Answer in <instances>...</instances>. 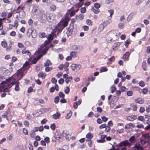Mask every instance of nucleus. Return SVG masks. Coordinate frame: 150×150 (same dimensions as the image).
Here are the masks:
<instances>
[{
    "label": "nucleus",
    "instance_id": "bb28decb",
    "mask_svg": "<svg viewBox=\"0 0 150 150\" xmlns=\"http://www.w3.org/2000/svg\"><path fill=\"white\" fill-rule=\"evenodd\" d=\"M146 63L145 61H143L142 63V67L144 70L146 71L147 70L146 66Z\"/></svg>",
    "mask_w": 150,
    "mask_h": 150
},
{
    "label": "nucleus",
    "instance_id": "5fc2aeb1",
    "mask_svg": "<svg viewBox=\"0 0 150 150\" xmlns=\"http://www.w3.org/2000/svg\"><path fill=\"white\" fill-rule=\"evenodd\" d=\"M127 95L129 96H131L133 95V92L131 91H128L127 93Z\"/></svg>",
    "mask_w": 150,
    "mask_h": 150
},
{
    "label": "nucleus",
    "instance_id": "3c124183",
    "mask_svg": "<svg viewBox=\"0 0 150 150\" xmlns=\"http://www.w3.org/2000/svg\"><path fill=\"white\" fill-rule=\"evenodd\" d=\"M82 29L85 31H87L88 30L89 27L88 26L84 25L82 27Z\"/></svg>",
    "mask_w": 150,
    "mask_h": 150
},
{
    "label": "nucleus",
    "instance_id": "603ef678",
    "mask_svg": "<svg viewBox=\"0 0 150 150\" xmlns=\"http://www.w3.org/2000/svg\"><path fill=\"white\" fill-rule=\"evenodd\" d=\"M46 68L45 69V71L46 72H48L52 69V68L51 67H45Z\"/></svg>",
    "mask_w": 150,
    "mask_h": 150
},
{
    "label": "nucleus",
    "instance_id": "2f4dec72",
    "mask_svg": "<svg viewBox=\"0 0 150 150\" xmlns=\"http://www.w3.org/2000/svg\"><path fill=\"white\" fill-rule=\"evenodd\" d=\"M30 135L32 138H33L35 135V132L33 130L31 131L30 132Z\"/></svg>",
    "mask_w": 150,
    "mask_h": 150
},
{
    "label": "nucleus",
    "instance_id": "13d9d810",
    "mask_svg": "<svg viewBox=\"0 0 150 150\" xmlns=\"http://www.w3.org/2000/svg\"><path fill=\"white\" fill-rule=\"evenodd\" d=\"M16 32L14 31H12L10 33V36L14 37L16 36Z\"/></svg>",
    "mask_w": 150,
    "mask_h": 150
},
{
    "label": "nucleus",
    "instance_id": "a878e982",
    "mask_svg": "<svg viewBox=\"0 0 150 150\" xmlns=\"http://www.w3.org/2000/svg\"><path fill=\"white\" fill-rule=\"evenodd\" d=\"M39 37L41 38H47V36L46 35L45 33L44 32L40 33L39 34Z\"/></svg>",
    "mask_w": 150,
    "mask_h": 150
},
{
    "label": "nucleus",
    "instance_id": "5701e85b",
    "mask_svg": "<svg viewBox=\"0 0 150 150\" xmlns=\"http://www.w3.org/2000/svg\"><path fill=\"white\" fill-rule=\"evenodd\" d=\"M22 53L23 54H27L29 56H30L31 55V53L29 50H22Z\"/></svg>",
    "mask_w": 150,
    "mask_h": 150
},
{
    "label": "nucleus",
    "instance_id": "f3484780",
    "mask_svg": "<svg viewBox=\"0 0 150 150\" xmlns=\"http://www.w3.org/2000/svg\"><path fill=\"white\" fill-rule=\"evenodd\" d=\"M20 10H21V11H22L24 13V14L23 16V17H24L25 16V13L24 11V10L21 8V5L19 6L17 8L16 10V13H19L21 11Z\"/></svg>",
    "mask_w": 150,
    "mask_h": 150
},
{
    "label": "nucleus",
    "instance_id": "c03bdc74",
    "mask_svg": "<svg viewBox=\"0 0 150 150\" xmlns=\"http://www.w3.org/2000/svg\"><path fill=\"white\" fill-rule=\"evenodd\" d=\"M76 52L74 51L71 52L70 54V55L72 58L76 57Z\"/></svg>",
    "mask_w": 150,
    "mask_h": 150
},
{
    "label": "nucleus",
    "instance_id": "bf43d9fd",
    "mask_svg": "<svg viewBox=\"0 0 150 150\" xmlns=\"http://www.w3.org/2000/svg\"><path fill=\"white\" fill-rule=\"evenodd\" d=\"M86 10L85 7H82L81 8V12L82 13H84L86 11Z\"/></svg>",
    "mask_w": 150,
    "mask_h": 150
},
{
    "label": "nucleus",
    "instance_id": "7c9ffc66",
    "mask_svg": "<svg viewBox=\"0 0 150 150\" xmlns=\"http://www.w3.org/2000/svg\"><path fill=\"white\" fill-rule=\"evenodd\" d=\"M1 33L0 34V35H6L7 33V30L6 29H2L1 30Z\"/></svg>",
    "mask_w": 150,
    "mask_h": 150
},
{
    "label": "nucleus",
    "instance_id": "c756f323",
    "mask_svg": "<svg viewBox=\"0 0 150 150\" xmlns=\"http://www.w3.org/2000/svg\"><path fill=\"white\" fill-rule=\"evenodd\" d=\"M86 23L89 26H91L93 24V22L91 20L87 19L86 21Z\"/></svg>",
    "mask_w": 150,
    "mask_h": 150
},
{
    "label": "nucleus",
    "instance_id": "9d476101",
    "mask_svg": "<svg viewBox=\"0 0 150 150\" xmlns=\"http://www.w3.org/2000/svg\"><path fill=\"white\" fill-rule=\"evenodd\" d=\"M74 28V27L71 26H69V27L67 28V30L66 33L68 37L70 36L72 34Z\"/></svg>",
    "mask_w": 150,
    "mask_h": 150
},
{
    "label": "nucleus",
    "instance_id": "7ed1b4c3",
    "mask_svg": "<svg viewBox=\"0 0 150 150\" xmlns=\"http://www.w3.org/2000/svg\"><path fill=\"white\" fill-rule=\"evenodd\" d=\"M120 35V33L116 30H112L109 32L107 34V36L110 37V40L115 37H118Z\"/></svg>",
    "mask_w": 150,
    "mask_h": 150
},
{
    "label": "nucleus",
    "instance_id": "6ab92c4d",
    "mask_svg": "<svg viewBox=\"0 0 150 150\" xmlns=\"http://www.w3.org/2000/svg\"><path fill=\"white\" fill-rule=\"evenodd\" d=\"M3 18H0V30L3 29V25L2 21L5 20L6 17H3Z\"/></svg>",
    "mask_w": 150,
    "mask_h": 150
},
{
    "label": "nucleus",
    "instance_id": "9b49d317",
    "mask_svg": "<svg viewBox=\"0 0 150 150\" xmlns=\"http://www.w3.org/2000/svg\"><path fill=\"white\" fill-rule=\"evenodd\" d=\"M133 148L134 149H137V150H144L143 147L139 143H136L135 144L133 147Z\"/></svg>",
    "mask_w": 150,
    "mask_h": 150
},
{
    "label": "nucleus",
    "instance_id": "39448f33",
    "mask_svg": "<svg viewBox=\"0 0 150 150\" xmlns=\"http://www.w3.org/2000/svg\"><path fill=\"white\" fill-rule=\"evenodd\" d=\"M30 35L33 38H35L37 35V33L35 30H33V28H30L28 29V31L27 32V35H29V37Z\"/></svg>",
    "mask_w": 150,
    "mask_h": 150
},
{
    "label": "nucleus",
    "instance_id": "052dcab7",
    "mask_svg": "<svg viewBox=\"0 0 150 150\" xmlns=\"http://www.w3.org/2000/svg\"><path fill=\"white\" fill-rule=\"evenodd\" d=\"M23 123L25 127H29V122L28 121L25 120L24 121Z\"/></svg>",
    "mask_w": 150,
    "mask_h": 150
},
{
    "label": "nucleus",
    "instance_id": "e2e57ef3",
    "mask_svg": "<svg viewBox=\"0 0 150 150\" xmlns=\"http://www.w3.org/2000/svg\"><path fill=\"white\" fill-rule=\"evenodd\" d=\"M105 131L107 132H109L110 130V127L108 126H106V127H105Z\"/></svg>",
    "mask_w": 150,
    "mask_h": 150
},
{
    "label": "nucleus",
    "instance_id": "2eb2a0df",
    "mask_svg": "<svg viewBox=\"0 0 150 150\" xmlns=\"http://www.w3.org/2000/svg\"><path fill=\"white\" fill-rule=\"evenodd\" d=\"M135 102L137 103H139L140 104H143L144 103V100L141 98H137L135 100Z\"/></svg>",
    "mask_w": 150,
    "mask_h": 150
},
{
    "label": "nucleus",
    "instance_id": "b1692460",
    "mask_svg": "<svg viewBox=\"0 0 150 150\" xmlns=\"http://www.w3.org/2000/svg\"><path fill=\"white\" fill-rule=\"evenodd\" d=\"M120 43L119 42H115L114 44L112 47L113 49H115L118 48L120 46Z\"/></svg>",
    "mask_w": 150,
    "mask_h": 150
},
{
    "label": "nucleus",
    "instance_id": "cd10ccee",
    "mask_svg": "<svg viewBox=\"0 0 150 150\" xmlns=\"http://www.w3.org/2000/svg\"><path fill=\"white\" fill-rule=\"evenodd\" d=\"M57 31V35H58L59 33H60L62 30L63 29L60 27H58V26L56 27Z\"/></svg>",
    "mask_w": 150,
    "mask_h": 150
},
{
    "label": "nucleus",
    "instance_id": "49530a36",
    "mask_svg": "<svg viewBox=\"0 0 150 150\" xmlns=\"http://www.w3.org/2000/svg\"><path fill=\"white\" fill-rule=\"evenodd\" d=\"M137 107L136 105H132V110L134 111H136L137 110Z\"/></svg>",
    "mask_w": 150,
    "mask_h": 150
},
{
    "label": "nucleus",
    "instance_id": "e433bc0d",
    "mask_svg": "<svg viewBox=\"0 0 150 150\" xmlns=\"http://www.w3.org/2000/svg\"><path fill=\"white\" fill-rule=\"evenodd\" d=\"M108 69L105 67H101L100 69V72H101L106 71H108Z\"/></svg>",
    "mask_w": 150,
    "mask_h": 150
},
{
    "label": "nucleus",
    "instance_id": "864d4df0",
    "mask_svg": "<svg viewBox=\"0 0 150 150\" xmlns=\"http://www.w3.org/2000/svg\"><path fill=\"white\" fill-rule=\"evenodd\" d=\"M100 6V4L98 3H96L94 4V7L95 8H99Z\"/></svg>",
    "mask_w": 150,
    "mask_h": 150
},
{
    "label": "nucleus",
    "instance_id": "4d7b16f0",
    "mask_svg": "<svg viewBox=\"0 0 150 150\" xmlns=\"http://www.w3.org/2000/svg\"><path fill=\"white\" fill-rule=\"evenodd\" d=\"M139 85L142 87H144L145 86V83L143 81H141L139 82Z\"/></svg>",
    "mask_w": 150,
    "mask_h": 150
},
{
    "label": "nucleus",
    "instance_id": "58836bf2",
    "mask_svg": "<svg viewBox=\"0 0 150 150\" xmlns=\"http://www.w3.org/2000/svg\"><path fill=\"white\" fill-rule=\"evenodd\" d=\"M134 119V117L132 116H129L127 117V120L130 121H133Z\"/></svg>",
    "mask_w": 150,
    "mask_h": 150
},
{
    "label": "nucleus",
    "instance_id": "680f3d73",
    "mask_svg": "<svg viewBox=\"0 0 150 150\" xmlns=\"http://www.w3.org/2000/svg\"><path fill=\"white\" fill-rule=\"evenodd\" d=\"M93 11L94 13L98 14L100 12V11L99 9L95 8L93 9Z\"/></svg>",
    "mask_w": 150,
    "mask_h": 150
},
{
    "label": "nucleus",
    "instance_id": "09e8293b",
    "mask_svg": "<svg viewBox=\"0 0 150 150\" xmlns=\"http://www.w3.org/2000/svg\"><path fill=\"white\" fill-rule=\"evenodd\" d=\"M108 12L110 13V17L111 18L114 14V10L113 9H110L108 10Z\"/></svg>",
    "mask_w": 150,
    "mask_h": 150
},
{
    "label": "nucleus",
    "instance_id": "f704fd0d",
    "mask_svg": "<svg viewBox=\"0 0 150 150\" xmlns=\"http://www.w3.org/2000/svg\"><path fill=\"white\" fill-rule=\"evenodd\" d=\"M72 112L71 111H70L68 113L67 115L66 116L65 118L66 119H68L70 118L72 115Z\"/></svg>",
    "mask_w": 150,
    "mask_h": 150
},
{
    "label": "nucleus",
    "instance_id": "412c9836",
    "mask_svg": "<svg viewBox=\"0 0 150 150\" xmlns=\"http://www.w3.org/2000/svg\"><path fill=\"white\" fill-rule=\"evenodd\" d=\"M93 137V136L92 135L91 132L88 133L86 136V137L88 140V141L91 140Z\"/></svg>",
    "mask_w": 150,
    "mask_h": 150
},
{
    "label": "nucleus",
    "instance_id": "0eeeda50",
    "mask_svg": "<svg viewBox=\"0 0 150 150\" xmlns=\"http://www.w3.org/2000/svg\"><path fill=\"white\" fill-rule=\"evenodd\" d=\"M68 24V21H65L63 19H62L58 23L57 25L58 27H60L64 29V28L67 26Z\"/></svg>",
    "mask_w": 150,
    "mask_h": 150
},
{
    "label": "nucleus",
    "instance_id": "f257e3e1",
    "mask_svg": "<svg viewBox=\"0 0 150 150\" xmlns=\"http://www.w3.org/2000/svg\"><path fill=\"white\" fill-rule=\"evenodd\" d=\"M12 78L11 77L5 80V82L6 83L7 85V87L9 88H11L14 84L15 85V90L16 91H18L20 90V88L19 85L20 84L19 82L17 81L15 82V79H13L12 81Z\"/></svg>",
    "mask_w": 150,
    "mask_h": 150
},
{
    "label": "nucleus",
    "instance_id": "c9c22d12",
    "mask_svg": "<svg viewBox=\"0 0 150 150\" xmlns=\"http://www.w3.org/2000/svg\"><path fill=\"white\" fill-rule=\"evenodd\" d=\"M130 43L131 41L130 40V39L127 40H126L125 42V45L126 47L127 48L129 46V44H130Z\"/></svg>",
    "mask_w": 150,
    "mask_h": 150
},
{
    "label": "nucleus",
    "instance_id": "338daca9",
    "mask_svg": "<svg viewBox=\"0 0 150 150\" xmlns=\"http://www.w3.org/2000/svg\"><path fill=\"white\" fill-rule=\"evenodd\" d=\"M95 79V78L93 76H90L88 78V81H93Z\"/></svg>",
    "mask_w": 150,
    "mask_h": 150
},
{
    "label": "nucleus",
    "instance_id": "a19ab883",
    "mask_svg": "<svg viewBox=\"0 0 150 150\" xmlns=\"http://www.w3.org/2000/svg\"><path fill=\"white\" fill-rule=\"evenodd\" d=\"M148 91V89L147 88H144L142 90V93L144 94H145L147 93Z\"/></svg>",
    "mask_w": 150,
    "mask_h": 150
},
{
    "label": "nucleus",
    "instance_id": "774afa93",
    "mask_svg": "<svg viewBox=\"0 0 150 150\" xmlns=\"http://www.w3.org/2000/svg\"><path fill=\"white\" fill-rule=\"evenodd\" d=\"M76 13V12L74 10L71 11L70 12V16L72 17V16H74L75 14Z\"/></svg>",
    "mask_w": 150,
    "mask_h": 150
},
{
    "label": "nucleus",
    "instance_id": "20e7f679",
    "mask_svg": "<svg viewBox=\"0 0 150 150\" xmlns=\"http://www.w3.org/2000/svg\"><path fill=\"white\" fill-rule=\"evenodd\" d=\"M50 41L48 40L44 42V44L42 45L40 47V51L42 53L46 52L49 49V47L47 45L50 43Z\"/></svg>",
    "mask_w": 150,
    "mask_h": 150
},
{
    "label": "nucleus",
    "instance_id": "72a5a7b5",
    "mask_svg": "<svg viewBox=\"0 0 150 150\" xmlns=\"http://www.w3.org/2000/svg\"><path fill=\"white\" fill-rule=\"evenodd\" d=\"M54 35L51 33L49 34L48 37H47L48 40L49 41L52 40L53 39Z\"/></svg>",
    "mask_w": 150,
    "mask_h": 150
},
{
    "label": "nucleus",
    "instance_id": "c85d7f7f",
    "mask_svg": "<svg viewBox=\"0 0 150 150\" xmlns=\"http://www.w3.org/2000/svg\"><path fill=\"white\" fill-rule=\"evenodd\" d=\"M107 25H106V24L104 21L103 22L100 24V28L101 30H103L105 27Z\"/></svg>",
    "mask_w": 150,
    "mask_h": 150
},
{
    "label": "nucleus",
    "instance_id": "393cba45",
    "mask_svg": "<svg viewBox=\"0 0 150 150\" xmlns=\"http://www.w3.org/2000/svg\"><path fill=\"white\" fill-rule=\"evenodd\" d=\"M52 65V63L48 59H47L46 62L44 63L45 67H49V66Z\"/></svg>",
    "mask_w": 150,
    "mask_h": 150
},
{
    "label": "nucleus",
    "instance_id": "f03ea898",
    "mask_svg": "<svg viewBox=\"0 0 150 150\" xmlns=\"http://www.w3.org/2000/svg\"><path fill=\"white\" fill-rule=\"evenodd\" d=\"M14 45V42L11 40L8 41V43L6 41L1 42V45L4 48L6 49L7 51H9L12 49V47Z\"/></svg>",
    "mask_w": 150,
    "mask_h": 150
},
{
    "label": "nucleus",
    "instance_id": "1a4fd4ad",
    "mask_svg": "<svg viewBox=\"0 0 150 150\" xmlns=\"http://www.w3.org/2000/svg\"><path fill=\"white\" fill-rule=\"evenodd\" d=\"M130 143L128 142L127 140L122 141L118 145H116L117 147H122L123 146H130Z\"/></svg>",
    "mask_w": 150,
    "mask_h": 150
},
{
    "label": "nucleus",
    "instance_id": "473e14b6",
    "mask_svg": "<svg viewBox=\"0 0 150 150\" xmlns=\"http://www.w3.org/2000/svg\"><path fill=\"white\" fill-rule=\"evenodd\" d=\"M50 11H54L56 9V6L55 5L52 4L50 6Z\"/></svg>",
    "mask_w": 150,
    "mask_h": 150
},
{
    "label": "nucleus",
    "instance_id": "6e6552de",
    "mask_svg": "<svg viewBox=\"0 0 150 150\" xmlns=\"http://www.w3.org/2000/svg\"><path fill=\"white\" fill-rule=\"evenodd\" d=\"M142 136L144 137V139L142 140L144 142V143H150V136L149 133L144 134Z\"/></svg>",
    "mask_w": 150,
    "mask_h": 150
},
{
    "label": "nucleus",
    "instance_id": "f8f14e48",
    "mask_svg": "<svg viewBox=\"0 0 150 150\" xmlns=\"http://www.w3.org/2000/svg\"><path fill=\"white\" fill-rule=\"evenodd\" d=\"M30 64L29 62L26 61L21 68H23V69L25 71L26 70L28 69L30 67Z\"/></svg>",
    "mask_w": 150,
    "mask_h": 150
},
{
    "label": "nucleus",
    "instance_id": "8fccbe9b",
    "mask_svg": "<svg viewBox=\"0 0 150 150\" xmlns=\"http://www.w3.org/2000/svg\"><path fill=\"white\" fill-rule=\"evenodd\" d=\"M51 129L53 131L55 130L56 128V125L54 123L52 124L50 126Z\"/></svg>",
    "mask_w": 150,
    "mask_h": 150
},
{
    "label": "nucleus",
    "instance_id": "a18cd8bd",
    "mask_svg": "<svg viewBox=\"0 0 150 150\" xmlns=\"http://www.w3.org/2000/svg\"><path fill=\"white\" fill-rule=\"evenodd\" d=\"M72 77L71 76L67 78L65 80L66 82L67 83H68L71 81L72 79Z\"/></svg>",
    "mask_w": 150,
    "mask_h": 150
},
{
    "label": "nucleus",
    "instance_id": "423d86ee",
    "mask_svg": "<svg viewBox=\"0 0 150 150\" xmlns=\"http://www.w3.org/2000/svg\"><path fill=\"white\" fill-rule=\"evenodd\" d=\"M25 71V70L23 69V68H21L18 70L16 74L17 76L16 79L17 80H20L23 77L24 75Z\"/></svg>",
    "mask_w": 150,
    "mask_h": 150
},
{
    "label": "nucleus",
    "instance_id": "dca6fc26",
    "mask_svg": "<svg viewBox=\"0 0 150 150\" xmlns=\"http://www.w3.org/2000/svg\"><path fill=\"white\" fill-rule=\"evenodd\" d=\"M130 52H127L123 55L122 59L124 60H127L131 54Z\"/></svg>",
    "mask_w": 150,
    "mask_h": 150
},
{
    "label": "nucleus",
    "instance_id": "4c0bfd02",
    "mask_svg": "<svg viewBox=\"0 0 150 150\" xmlns=\"http://www.w3.org/2000/svg\"><path fill=\"white\" fill-rule=\"evenodd\" d=\"M18 46L19 48L21 49L23 48L24 47V45L21 42H18Z\"/></svg>",
    "mask_w": 150,
    "mask_h": 150
},
{
    "label": "nucleus",
    "instance_id": "4468645a",
    "mask_svg": "<svg viewBox=\"0 0 150 150\" xmlns=\"http://www.w3.org/2000/svg\"><path fill=\"white\" fill-rule=\"evenodd\" d=\"M46 74L42 71L40 72L38 74V76L39 78H41L42 79H44L46 76Z\"/></svg>",
    "mask_w": 150,
    "mask_h": 150
},
{
    "label": "nucleus",
    "instance_id": "6e6d98bb",
    "mask_svg": "<svg viewBox=\"0 0 150 150\" xmlns=\"http://www.w3.org/2000/svg\"><path fill=\"white\" fill-rule=\"evenodd\" d=\"M23 130V132L25 135H28V132L26 129L24 128Z\"/></svg>",
    "mask_w": 150,
    "mask_h": 150
},
{
    "label": "nucleus",
    "instance_id": "0e129e2a",
    "mask_svg": "<svg viewBox=\"0 0 150 150\" xmlns=\"http://www.w3.org/2000/svg\"><path fill=\"white\" fill-rule=\"evenodd\" d=\"M145 110V108L144 107H141L139 109V112L142 113L144 112Z\"/></svg>",
    "mask_w": 150,
    "mask_h": 150
},
{
    "label": "nucleus",
    "instance_id": "69168bd1",
    "mask_svg": "<svg viewBox=\"0 0 150 150\" xmlns=\"http://www.w3.org/2000/svg\"><path fill=\"white\" fill-rule=\"evenodd\" d=\"M59 99L58 96L55 97L54 99V101L56 104L59 101Z\"/></svg>",
    "mask_w": 150,
    "mask_h": 150
},
{
    "label": "nucleus",
    "instance_id": "ea45409f",
    "mask_svg": "<svg viewBox=\"0 0 150 150\" xmlns=\"http://www.w3.org/2000/svg\"><path fill=\"white\" fill-rule=\"evenodd\" d=\"M76 22V20L74 18H72L71 20V22L70 23L69 26H71L72 27L74 26V23Z\"/></svg>",
    "mask_w": 150,
    "mask_h": 150
},
{
    "label": "nucleus",
    "instance_id": "79ce46f5",
    "mask_svg": "<svg viewBox=\"0 0 150 150\" xmlns=\"http://www.w3.org/2000/svg\"><path fill=\"white\" fill-rule=\"evenodd\" d=\"M83 5V4L82 3H81V2H79V3L76 4L75 5V6L76 8H79L81 7Z\"/></svg>",
    "mask_w": 150,
    "mask_h": 150
},
{
    "label": "nucleus",
    "instance_id": "ddd939ff",
    "mask_svg": "<svg viewBox=\"0 0 150 150\" xmlns=\"http://www.w3.org/2000/svg\"><path fill=\"white\" fill-rule=\"evenodd\" d=\"M5 81H4L3 82V84H4V86L6 87V88H4L2 90V91L5 93V92H9L10 91V89H9L10 88H9L8 87H7V83L5 82Z\"/></svg>",
    "mask_w": 150,
    "mask_h": 150
},
{
    "label": "nucleus",
    "instance_id": "4be33fe9",
    "mask_svg": "<svg viewBox=\"0 0 150 150\" xmlns=\"http://www.w3.org/2000/svg\"><path fill=\"white\" fill-rule=\"evenodd\" d=\"M69 16V14L68 13H67L65 15L64 18L63 19L65 21H67L69 22V21L70 20Z\"/></svg>",
    "mask_w": 150,
    "mask_h": 150
},
{
    "label": "nucleus",
    "instance_id": "a211bd4d",
    "mask_svg": "<svg viewBox=\"0 0 150 150\" xmlns=\"http://www.w3.org/2000/svg\"><path fill=\"white\" fill-rule=\"evenodd\" d=\"M81 67V66L80 64H72L71 65V68L72 70H74L75 69H77V68L80 69Z\"/></svg>",
    "mask_w": 150,
    "mask_h": 150
},
{
    "label": "nucleus",
    "instance_id": "37998d69",
    "mask_svg": "<svg viewBox=\"0 0 150 150\" xmlns=\"http://www.w3.org/2000/svg\"><path fill=\"white\" fill-rule=\"evenodd\" d=\"M13 25L14 27H15L17 29L18 25V21L16 20H15L14 22V24Z\"/></svg>",
    "mask_w": 150,
    "mask_h": 150
},
{
    "label": "nucleus",
    "instance_id": "de8ad7c7",
    "mask_svg": "<svg viewBox=\"0 0 150 150\" xmlns=\"http://www.w3.org/2000/svg\"><path fill=\"white\" fill-rule=\"evenodd\" d=\"M44 140L47 144H48L50 142V139L49 137H47L44 138Z\"/></svg>",
    "mask_w": 150,
    "mask_h": 150
},
{
    "label": "nucleus",
    "instance_id": "aec40b11",
    "mask_svg": "<svg viewBox=\"0 0 150 150\" xmlns=\"http://www.w3.org/2000/svg\"><path fill=\"white\" fill-rule=\"evenodd\" d=\"M60 116V113L57 112L55 114H53L52 115V117L53 118L55 119H59Z\"/></svg>",
    "mask_w": 150,
    "mask_h": 150
}]
</instances>
